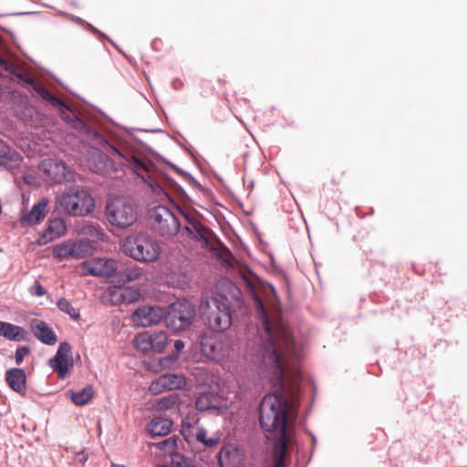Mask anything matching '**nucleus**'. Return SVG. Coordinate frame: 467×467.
Returning a JSON list of instances; mask_svg holds the SVG:
<instances>
[{
    "label": "nucleus",
    "instance_id": "1",
    "mask_svg": "<svg viewBox=\"0 0 467 467\" xmlns=\"http://www.w3.org/2000/svg\"><path fill=\"white\" fill-rule=\"evenodd\" d=\"M239 274L263 320V333L258 344L249 347L248 357H257V360L269 366L280 378L281 357L296 356V352L291 333L279 317L276 291L270 284H262L258 292L254 283V275L246 267H242Z\"/></svg>",
    "mask_w": 467,
    "mask_h": 467
},
{
    "label": "nucleus",
    "instance_id": "2",
    "mask_svg": "<svg viewBox=\"0 0 467 467\" xmlns=\"http://www.w3.org/2000/svg\"><path fill=\"white\" fill-rule=\"evenodd\" d=\"M249 360L260 368L266 370L267 375L275 384L280 385L276 393L265 395L259 407V422L268 439H276L273 448L275 467H284L287 446L292 439V426L297 416L296 390L295 383L291 389L285 384V371L293 366L296 356L281 357L282 375L277 377L273 369L257 360V357H248Z\"/></svg>",
    "mask_w": 467,
    "mask_h": 467
},
{
    "label": "nucleus",
    "instance_id": "3",
    "mask_svg": "<svg viewBox=\"0 0 467 467\" xmlns=\"http://www.w3.org/2000/svg\"><path fill=\"white\" fill-rule=\"evenodd\" d=\"M99 150L93 152L89 167L98 174L110 176L129 168L132 173L153 188L154 164L147 158L140 157L121 146H115L104 138L99 140Z\"/></svg>",
    "mask_w": 467,
    "mask_h": 467
},
{
    "label": "nucleus",
    "instance_id": "4",
    "mask_svg": "<svg viewBox=\"0 0 467 467\" xmlns=\"http://www.w3.org/2000/svg\"><path fill=\"white\" fill-rule=\"evenodd\" d=\"M0 67L3 71H5V74L1 71L0 74L2 76L10 78L16 77L18 79L24 81L31 87V89L35 92L36 96L48 102L52 107L57 109L60 111L61 118L63 119L67 122L71 120V111L69 108L60 99L54 96L47 89H46L40 83L35 81L24 67L15 63L14 61L5 58L1 56Z\"/></svg>",
    "mask_w": 467,
    "mask_h": 467
},
{
    "label": "nucleus",
    "instance_id": "5",
    "mask_svg": "<svg viewBox=\"0 0 467 467\" xmlns=\"http://www.w3.org/2000/svg\"><path fill=\"white\" fill-rule=\"evenodd\" d=\"M201 317L213 331L223 332L232 325V315L226 297L218 296L202 299L199 306Z\"/></svg>",
    "mask_w": 467,
    "mask_h": 467
},
{
    "label": "nucleus",
    "instance_id": "6",
    "mask_svg": "<svg viewBox=\"0 0 467 467\" xmlns=\"http://www.w3.org/2000/svg\"><path fill=\"white\" fill-rule=\"evenodd\" d=\"M123 251L136 261L154 263L161 254V247L155 237L147 233H139L126 237Z\"/></svg>",
    "mask_w": 467,
    "mask_h": 467
},
{
    "label": "nucleus",
    "instance_id": "7",
    "mask_svg": "<svg viewBox=\"0 0 467 467\" xmlns=\"http://www.w3.org/2000/svg\"><path fill=\"white\" fill-rule=\"evenodd\" d=\"M105 217L111 226L125 229L138 220V211L132 202L125 197H114L107 202Z\"/></svg>",
    "mask_w": 467,
    "mask_h": 467
},
{
    "label": "nucleus",
    "instance_id": "8",
    "mask_svg": "<svg viewBox=\"0 0 467 467\" xmlns=\"http://www.w3.org/2000/svg\"><path fill=\"white\" fill-rule=\"evenodd\" d=\"M60 207L67 213L75 216H85L94 209L92 196L83 189H71L58 199Z\"/></svg>",
    "mask_w": 467,
    "mask_h": 467
},
{
    "label": "nucleus",
    "instance_id": "9",
    "mask_svg": "<svg viewBox=\"0 0 467 467\" xmlns=\"http://www.w3.org/2000/svg\"><path fill=\"white\" fill-rule=\"evenodd\" d=\"M149 218L153 229L161 236H172L180 229V223L177 217L166 206L158 205L150 209Z\"/></svg>",
    "mask_w": 467,
    "mask_h": 467
},
{
    "label": "nucleus",
    "instance_id": "10",
    "mask_svg": "<svg viewBox=\"0 0 467 467\" xmlns=\"http://www.w3.org/2000/svg\"><path fill=\"white\" fill-rule=\"evenodd\" d=\"M194 313L193 306L187 302L173 303L165 316L166 325L175 332L185 330L191 326Z\"/></svg>",
    "mask_w": 467,
    "mask_h": 467
},
{
    "label": "nucleus",
    "instance_id": "11",
    "mask_svg": "<svg viewBox=\"0 0 467 467\" xmlns=\"http://www.w3.org/2000/svg\"><path fill=\"white\" fill-rule=\"evenodd\" d=\"M84 275L113 277L118 270L117 262L113 259L93 258L84 261L79 265Z\"/></svg>",
    "mask_w": 467,
    "mask_h": 467
},
{
    "label": "nucleus",
    "instance_id": "12",
    "mask_svg": "<svg viewBox=\"0 0 467 467\" xmlns=\"http://www.w3.org/2000/svg\"><path fill=\"white\" fill-rule=\"evenodd\" d=\"M201 350L210 359H221L229 355L230 346L224 337L204 336L201 340Z\"/></svg>",
    "mask_w": 467,
    "mask_h": 467
},
{
    "label": "nucleus",
    "instance_id": "13",
    "mask_svg": "<svg viewBox=\"0 0 467 467\" xmlns=\"http://www.w3.org/2000/svg\"><path fill=\"white\" fill-rule=\"evenodd\" d=\"M164 316L161 306H143L133 312L132 320L136 326L146 327L159 324Z\"/></svg>",
    "mask_w": 467,
    "mask_h": 467
},
{
    "label": "nucleus",
    "instance_id": "14",
    "mask_svg": "<svg viewBox=\"0 0 467 467\" xmlns=\"http://www.w3.org/2000/svg\"><path fill=\"white\" fill-rule=\"evenodd\" d=\"M70 354V345L67 342H62L56 355L48 360L49 366L57 372L58 379H65L69 368L73 365Z\"/></svg>",
    "mask_w": 467,
    "mask_h": 467
},
{
    "label": "nucleus",
    "instance_id": "15",
    "mask_svg": "<svg viewBox=\"0 0 467 467\" xmlns=\"http://www.w3.org/2000/svg\"><path fill=\"white\" fill-rule=\"evenodd\" d=\"M195 408L198 411H216L217 414H223L227 410V404L217 393L211 391L201 393L195 400Z\"/></svg>",
    "mask_w": 467,
    "mask_h": 467
},
{
    "label": "nucleus",
    "instance_id": "16",
    "mask_svg": "<svg viewBox=\"0 0 467 467\" xmlns=\"http://www.w3.org/2000/svg\"><path fill=\"white\" fill-rule=\"evenodd\" d=\"M186 385V379L182 374H165L156 380L152 381L149 390L153 395H157L165 390H173L182 389Z\"/></svg>",
    "mask_w": 467,
    "mask_h": 467
},
{
    "label": "nucleus",
    "instance_id": "17",
    "mask_svg": "<svg viewBox=\"0 0 467 467\" xmlns=\"http://www.w3.org/2000/svg\"><path fill=\"white\" fill-rule=\"evenodd\" d=\"M40 169L54 182L60 183L67 178V166L57 160H44Z\"/></svg>",
    "mask_w": 467,
    "mask_h": 467
},
{
    "label": "nucleus",
    "instance_id": "18",
    "mask_svg": "<svg viewBox=\"0 0 467 467\" xmlns=\"http://www.w3.org/2000/svg\"><path fill=\"white\" fill-rule=\"evenodd\" d=\"M49 201L47 198L40 199L33 208L21 216L22 225H35L39 223L47 215Z\"/></svg>",
    "mask_w": 467,
    "mask_h": 467
},
{
    "label": "nucleus",
    "instance_id": "19",
    "mask_svg": "<svg viewBox=\"0 0 467 467\" xmlns=\"http://www.w3.org/2000/svg\"><path fill=\"white\" fill-rule=\"evenodd\" d=\"M32 332L35 337L46 345H55L57 341V336L52 328L42 320H34L31 324Z\"/></svg>",
    "mask_w": 467,
    "mask_h": 467
},
{
    "label": "nucleus",
    "instance_id": "20",
    "mask_svg": "<svg viewBox=\"0 0 467 467\" xmlns=\"http://www.w3.org/2000/svg\"><path fill=\"white\" fill-rule=\"evenodd\" d=\"M145 273L140 266L132 265L122 270L116 271L112 283L123 285L127 283L137 281L144 277Z\"/></svg>",
    "mask_w": 467,
    "mask_h": 467
},
{
    "label": "nucleus",
    "instance_id": "21",
    "mask_svg": "<svg viewBox=\"0 0 467 467\" xmlns=\"http://www.w3.org/2000/svg\"><path fill=\"white\" fill-rule=\"evenodd\" d=\"M5 380L11 389L24 393L26 389V377L22 368H10L6 371Z\"/></svg>",
    "mask_w": 467,
    "mask_h": 467
},
{
    "label": "nucleus",
    "instance_id": "22",
    "mask_svg": "<svg viewBox=\"0 0 467 467\" xmlns=\"http://www.w3.org/2000/svg\"><path fill=\"white\" fill-rule=\"evenodd\" d=\"M0 337L10 341L20 342L26 340L27 332L22 327L0 321Z\"/></svg>",
    "mask_w": 467,
    "mask_h": 467
},
{
    "label": "nucleus",
    "instance_id": "23",
    "mask_svg": "<svg viewBox=\"0 0 467 467\" xmlns=\"http://www.w3.org/2000/svg\"><path fill=\"white\" fill-rule=\"evenodd\" d=\"M67 230L66 223L63 219L57 218L49 221L44 234H42L41 241L47 244L60 236L64 235Z\"/></svg>",
    "mask_w": 467,
    "mask_h": 467
},
{
    "label": "nucleus",
    "instance_id": "24",
    "mask_svg": "<svg viewBox=\"0 0 467 467\" xmlns=\"http://www.w3.org/2000/svg\"><path fill=\"white\" fill-rule=\"evenodd\" d=\"M242 461L237 448L224 446L218 453V462L221 467H237Z\"/></svg>",
    "mask_w": 467,
    "mask_h": 467
},
{
    "label": "nucleus",
    "instance_id": "25",
    "mask_svg": "<svg viewBox=\"0 0 467 467\" xmlns=\"http://www.w3.org/2000/svg\"><path fill=\"white\" fill-rule=\"evenodd\" d=\"M172 422L161 417L151 420L148 425V431L151 436H165L171 430Z\"/></svg>",
    "mask_w": 467,
    "mask_h": 467
},
{
    "label": "nucleus",
    "instance_id": "26",
    "mask_svg": "<svg viewBox=\"0 0 467 467\" xmlns=\"http://www.w3.org/2000/svg\"><path fill=\"white\" fill-rule=\"evenodd\" d=\"M95 250L93 242L88 240L71 241V258L81 259L87 257Z\"/></svg>",
    "mask_w": 467,
    "mask_h": 467
},
{
    "label": "nucleus",
    "instance_id": "27",
    "mask_svg": "<svg viewBox=\"0 0 467 467\" xmlns=\"http://www.w3.org/2000/svg\"><path fill=\"white\" fill-rule=\"evenodd\" d=\"M200 418L197 413H189L182 422V434L188 442L192 441L193 432L199 428Z\"/></svg>",
    "mask_w": 467,
    "mask_h": 467
},
{
    "label": "nucleus",
    "instance_id": "28",
    "mask_svg": "<svg viewBox=\"0 0 467 467\" xmlns=\"http://www.w3.org/2000/svg\"><path fill=\"white\" fill-rule=\"evenodd\" d=\"M182 231L196 239L208 243V230L197 220H189V225L185 226Z\"/></svg>",
    "mask_w": 467,
    "mask_h": 467
},
{
    "label": "nucleus",
    "instance_id": "29",
    "mask_svg": "<svg viewBox=\"0 0 467 467\" xmlns=\"http://www.w3.org/2000/svg\"><path fill=\"white\" fill-rule=\"evenodd\" d=\"M178 437L171 436L160 442L154 443L153 446L161 451L164 454L170 455L173 458V455L178 454Z\"/></svg>",
    "mask_w": 467,
    "mask_h": 467
},
{
    "label": "nucleus",
    "instance_id": "30",
    "mask_svg": "<svg viewBox=\"0 0 467 467\" xmlns=\"http://www.w3.org/2000/svg\"><path fill=\"white\" fill-rule=\"evenodd\" d=\"M93 395V388L91 386H86L80 391L70 392V400L74 404L83 406L91 400Z\"/></svg>",
    "mask_w": 467,
    "mask_h": 467
},
{
    "label": "nucleus",
    "instance_id": "31",
    "mask_svg": "<svg viewBox=\"0 0 467 467\" xmlns=\"http://www.w3.org/2000/svg\"><path fill=\"white\" fill-rule=\"evenodd\" d=\"M135 348L142 353H147L152 350V342L150 341V336L149 331L140 333L134 338Z\"/></svg>",
    "mask_w": 467,
    "mask_h": 467
},
{
    "label": "nucleus",
    "instance_id": "32",
    "mask_svg": "<svg viewBox=\"0 0 467 467\" xmlns=\"http://www.w3.org/2000/svg\"><path fill=\"white\" fill-rule=\"evenodd\" d=\"M152 350L158 353L162 352L168 344V336L163 331L150 332Z\"/></svg>",
    "mask_w": 467,
    "mask_h": 467
},
{
    "label": "nucleus",
    "instance_id": "33",
    "mask_svg": "<svg viewBox=\"0 0 467 467\" xmlns=\"http://www.w3.org/2000/svg\"><path fill=\"white\" fill-rule=\"evenodd\" d=\"M179 403V396L175 393L170 394L168 396L162 397L160 399L156 404L155 408L158 410H169L175 408Z\"/></svg>",
    "mask_w": 467,
    "mask_h": 467
},
{
    "label": "nucleus",
    "instance_id": "34",
    "mask_svg": "<svg viewBox=\"0 0 467 467\" xmlns=\"http://www.w3.org/2000/svg\"><path fill=\"white\" fill-rule=\"evenodd\" d=\"M55 258L59 260L71 258V241H65L57 244L52 252Z\"/></svg>",
    "mask_w": 467,
    "mask_h": 467
},
{
    "label": "nucleus",
    "instance_id": "35",
    "mask_svg": "<svg viewBox=\"0 0 467 467\" xmlns=\"http://www.w3.org/2000/svg\"><path fill=\"white\" fill-rule=\"evenodd\" d=\"M57 306L60 311L67 314L72 319L78 320L80 318L78 309L73 307L72 304L67 299L60 298Z\"/></svg>",
    "mask_w": 467,
    "mask_h": 467
},
{
    "label": "nucleus",
    "instance_id": "36",
    "mask_svg": "<svg viewBox=\"0 0 467 467\" xmlns=\"http://www.w3.org/2000/svg\"><path fill=\"white\" fill-rule=\"evenodd\" d=\"M192 441H197L201 443H202L205 447H213L219 442L218 438H206L207 431L199 427L193 433Z\"/></svg>",
    "mask_w": 467,
    "mask_h": 467
},
{
    "label": "nucleus",
    "instance_id": "37",
    "mask_svg": "<svg viewBox=\"0 0 467 467\" xmlns=\"http://www.w3.org/2000/svg\"><path fill=\"white\" fill-rule=\"evenodd\" d=\"M122 290H123V301L126 304L135 303V302L139 301V299L141 296L140 290L138 288L129 286V287L123 288Z\"/></svg>",
    "mask_w": 467,
    "mask_h": 467
},
{
    "label": "nucleus",
    "instance_id": "38",
    "mask_svg": "<svg viewBox=\"0 0 467 467\" xmlns=\"http://www.w3.org/2000/svg\"><path fill=\"white\" fill-rule=\"evenodd\" d=\"M171 467H194L192 461L180 453L173 455L171 462Z\"/></svg>",
    "mask_w": 467,
    "mask_h": 467
},
{
    "label": "nucleus",
    "instance_id": "39",
    "mask_svg": "<svg viewBox=\"0 0 467 467\" xmlns=\"http://www.w3.org/2000/svg\"><path fill=\"white\" fill-rule=\"evenodd\" d=\"M109 301L113 305H120L123 301V290L119 288L109 289L108 291Z\"/></svg>",
    "mask_w": 467,
    "mask_h": 467
},
{
    "label": "nucleus",
    "instance_id": "40",
    "mask_svg": "<svg viewBox=\"0 0 467 467\" xmlns=\"http://www.w3.org/2000/svg\"><path fill=\"white\" fill-rule=\"evenodd\" d=\"M29 352L30 348L28 347L18 348L15 354L16 363L20 365L23 362L25 357L28 355Z\"/></svg>",
    "mask_w": 467,
    "mask_h": 467
},
{
    "label": "nucleus",
    "instance_id": "41",
    "mask_svg": "<svg viewBox=\"0 0 467 467\" xmlns=\"http://www.w3.org/2000/svg\"><path fill=\"white\" fill-rule=\"evenodd\" d=\"M34 290H35L34 294L36 296H43L46 294V290L44 289V287L38 282L35 283Z\"/></svg>",
    "mask_w": 467,
    "mask_h": 467
},
{
    "label": "nucleus",
    "instance_id": "42",
    "mask_svg": "<svg viewBox=\"0 0 467 467\" xmlns=\"http://www.w3.org/2000/svg\"><path fill=\"white\" fill-rule=\"evenodd\" d=\"M174 348L177 350V352H180V351H182L183 349L184 343L182 340H176L174 342Z\"/></svg>",
    "mask_w": 467,
    "mask_h": 467
},
{
    "label": "nucleus",
    "instance_id": "43",
    "mask_svg": "<svg viewBox=\"0 0 467 467\" xmlns=\"http://www.w3.org/2000/svg\"><path fill=\"white\" fill-rule=\"evenodd\" d=\"M6 151V147L3 143V141L0 140V155H5Z\"/></svg>",
    "mask_w": 467,
    "mask_h": 467
},
{
    "label": "nucleus",
    "instance_id": "44",
    "mask_svg": "<svg viewBox=\"0 0 467 467\" xmlns=\"http://www.w3.org/2000/svg\"><path fill=\"white\" fill-rule=\"evenodd\" d=\"M110 467H126V466L122 465V464L111 463Z\"/></svg>",
    "mask_w": 467,
    "mask_h": 467
}]
</instances>
